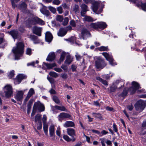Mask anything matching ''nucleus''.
I'll return each mask as SVG.
<instances>
[{"label": "nucleus", "instance_id": "obj_35", "mask_svg": "<svg viewBox=\"0 0 146 146\" xmlns=\"http://www.w3.org/2000/svg\"><path fill=\"white\" fill-rule=\"evenodd\" d=\"M35 93L34 89L33 88H31L28 92V99L34 94Z\"/></svg>", "mask_w": 146, "mask_h": 146}, {"label": "nucleus", "instance_id": "obj_23", "mask_svg": "<svg viewBox=\"0 0 146 146\" xmlns=\"http://www.w3.org/2000/svg\"><path fill=\"white\" fill-rule=\"evenodd\" d=\"M40 11L43 14L48 17L50 15V13L48 10L46 9L44 7H43L40 9Z\"/></svg>", "mask_w": 146, "mask_h": 146}, {"label": "nucleus", "instance_id": "obj_27", "mask_svg": "<svg viewBox=\"0 0 146 146\" xmlns=\"http://www.w3.org/2000/svg\"><path fill=\"white\" fill-rule=\"evenodd\" d=\"M98 24V28L100 29H104L107 27V25L104 22H97Z\"/></svg>", "mask_w": 146, "mask_h": 146}, {"label": "nucleus", "instance_id": "obj_38", "mask_svg": "<svg viewBox=\"0 0 146 146\" xmlns=\"http://www.w3.org/2000/svg\"><path fill=\"white\" fill-rule=\"evenodd\" d=\"M43 129L45 134L48 135V125L46 124H43Z\"/></svg>", "mask_w": 146, "mask_h": 146}, {"label": "nucleus", "instance_id": "obj_3", "mask_svg": "<svg viewBox=\"0 0 146 146\" xmlns=\"http://www.w3.org/2000/svg\"><path fill=\"white\" fill-rule=\"evenodd\" d=\"M146 106L145 101L140 100L137 101L135 104V107L137 111L141 112L144 109Z\"/></svg>", "mask_w": 146, "mask_h": 146}, {"label": "nucleus", "instance_id": "obj_30", "mask_svg": "<svg viewBox=\"0 0 146 146\" xmlns=\"http://www.w3.org/2000/svg\"><path fill=\"white\" fill-rule=\"evenodd\" d=\"M49 131L50 137H52L54 135L55 133L54 126L51 125L50 126L49 128Z\"/></svg>", "mask_w": 146, "mask_h": 146}, {"label": "nucleus", "instance_id": "obj_33", "mask_svg": "<svg viewBox=\"0 0 146 146\" xmlns=\"http://www.w3.org/2000/svg\"><path fill=\"white\" fill-rule=\"evenodd\" d=\"M96 79L102 82L104 85L106 86L108 85V82L107 81L105 80L102 79L100 77L98 76L96 78Z\"/></svg>", "mask_w": 146, "mask_h": 146}, {"label": "nucleus", "instance_id": "obj_24", "mask_svg": "<svg viewBox=\"0 0 146 146\" xmlns=\"http://www.w3.org/2000/svg\"><path fill=\"white\" fill-rule=\"evenodd\" d=\"M91 114L93 117L99 120H102L103 119L102 115L100 113L93 112Z\"/></svg>", "mask_w": 146, "mask_h": 146}, {"label": "nucleus", "instance_id": "obj_54", "mask_svg": "<svg viewBox=\"0 0 146 146\" xmlns=\"http://www.w3.org/2000/svg\"><path fill=\"white\" fill-rule=\"evenodd\" d=\"M117 88L115 86H111L110 87V91L111 92H115Z\"/></svg>", "mask_w": 146, "mask_h": 146}, {"label": "nucleus", "instance_id": "obj_26", "mask_svg": "<svg viewBox=\"0 0 146 146\" xmlns=\"http://www.w3.org/2000/svg\"><path fill=\"white\" fill-rule=\"evenodd\" d=\"M73 58L70 55H68L66 57V59L64 62L65 63L70 64L73 61Z\"/></svg>", "mask_w": 146, "mask_h": 146}, {"label": "nucleus", "instance_id": "obj_4", "mask_svg": "<svg viewBox=\"0 0 146 146\" xmlns=\"http://www.w3.org/2000/svg\"><path fill=\"white\" fill-rule=\"evenodd\" d=\"M4 91L5 96L7 98L10 97L13 95L12 88L11 86L10 85H7L4 87Z\"/></svg>", "mask_w": 146, "mask_h": 146}, {"label": "nucleus", "instance_id": "obj_15", "mask_svg": "<svg viewBox=\"0 0 146 146\" xmlns=\"http://www.w3.org/2000/svg\"><path fill=\"white\" fill-rule=\"evenodd\" d=\"M53 36L50 32L48 31L45 34V39L46 41L50 43L52 41L53 39Z\"/></svg>", "mask_w": 146, "mask_h": 146}, {"label": "nucleus", "instance_id": "obj_12", "mask_svg": "<svg viewBox=\"0 0 146 146\" xmlns=\"http://www.w3.org/2000/svg\"><path fill=\"white\" fill-rule=\"evenodd\" d=\"M99 4L100 3L99 2L97 1L93 3V5L92 7V9L93 11L97 14L101 13L102 11V9H101L98 11V13L97 12Z\"/></svg>", "mask_w": 146, "mask_h": 146}, {"label": "nucleus", "instance_id": "obj_42", "mask_svg": "<svg viewBox=\"0 0 146 146\" xmlns=\"http://www.w3.org/2000/svg\"><path fill=\"white\" fill-rule=\"evenodd\" d=\"M52 99L53 100L56 104H59L60 102V101L58 98L55 96H54L52 97Z\"/></svg>", "mask_w": 146, "mask_h": 146}, {"label": "nucleus", "instance_id": "obj_41", "mask_svg": "<svg viewBox=\"0 0 146 146\" xmlns=\"http://www.w3.org/2000/svg\"><path fill=\"white\" fill-rule=\"evenodd\" d=\"M141 5L142 9L144 11H146V3L143 4L141 3H140V4L139 5H137V6L138 7H139V6Z\"/></svg>", "mask_w": 146, "mask_h": 146}, {"label": "nucleus", "instance_id": "obj_25", "mask_svg": "<svg viewBox=\"0 0 146 146\" xmlns=\"http://www.w3.org/2000/svg\"><path fill=\"white\" fill-rule=\"evenodd\" d=\"M8 33L12 36L14 39L17 38L18 33L17 30H13L10 32H8Z\"/></svg>", "mask_w": 146, "mask_h": 146}, {"label": "nucleus", "instance_id": "obj_47", "mask_svg": "<svg viewBox=\"0 0 146 146\" xmlns=\"http://www.w3.org/2000/svg\"><path fill=\"white\" fill-rule=\"evenodd\" d=\"M69 19L68 17H65L64 19V21L62 22V25H67Z\"/></svg>", "mask_w": 146, "mask_h": 146}, {"label": "nucleus", "instance_id": "obj_2", "mask_svg": "<svg viewBox=\"0 0 146 146\" xmlns=\"http://www.w3.org/2000/svg\"><path fill=\"white\" fill-rule=\"evenodd\" d=\"M24 46L22 42H19L16 44V46L12 49V51L14 54L15 59L18 60L23 53Z\"/></svg>", "mask_w": 146, "mask_h": 146}, {"label": "nucleus", "instance_id": "obj_61", "mask_svg": "<svg viewBox=\"0 0 146 146\" xmlns=\"http://www.w3.org/2000/svg\"><path fill=\"white\" fill-rule=\"evenodd\" d=\"M113 128L114 131L116 132H117V127L116 125H115V123H114L113 124Z\"/></svg>", "mask_w": 146, "mask_h": 146}, {"label": "nucleus", "instance_id": "obj_50", "mask_svg": "<svg viewBox=\"0 0 146 146\" xmlns=\"http://www.w3.org/2000/svg\"><path fill=\"white\" fill-rule=\"evenodd\" d=\"M39 62L38 60H36L35 62H32L31 63H28V66H32L33 67L35 66V63L38 64Z\"/></svg>", "mask_w": 146, "mask_h": 146}, {"label": "nucleus", "instance_id": "obj_31", "mask_svg": "<svg viewBox=\"0 0 146 146\" xmlns=\"http://www.w3.org/2000/svg\"><path fill=\"white\" fill-rule=\"evenodd\" d=\"M84 18L83 19V20L84 21L90 22L94 21L93 18L90 16L84 15Z\"/></svg>", "mask_w": 146, "mask_h": 146}, {"label": "nucleus", "instance_id": "obj_46", "mask_svg": "<svg viewBox=\"0 0 146 146\" xmlns=\"http://www.w3.org/2000/svg\"><path fill=\"white\" fill-rule=\"evenodd\" d=\"M48 9L52 13H54L56 12V9L53 7L52 6H49L48 7Z\"/></svg>", "mask_w": 146, "mask_h": 146}, {"label": "nucleus", "instance_id": "obj_1", "mask_svg": "<svg viewBox=\"0 0 146 146\" xmlns=\"http://www.w3.org/2000/svg\"><path fill=\"white\" fill-rule=\"evenodd\" d=\"M28 27H31L33 25L36 24L39 25H43L45 24L44 21L41 19L35 16L33 14L28 12Z\"/></svg>", "mask_w": 146, "mask_h": 146}, {"label": "nucleus", "instance_id": "obj_13", "mask_svg": "<svg viewBox=\"0 0 146 146\" xmlns=\"http://www.w3.org/2000/svg\"><path fill=\"white\" fill-rule=\"evenodd\" d=\"M24 92L22 91H18L17 92V93L15 98L17 101H21L22 100L23 98Z\"/></svg>", "mask_w": 146, "mask_h": 146}, {"label": "nucleus", "instance_id": "obj_64", "mask_svg": "<svg viewBox=\"0 0 146 146\" xmlns=\"http://www.w3.org/2000/svg\"><path fill=\"white\" fill-rule=\"evenodd\" d=\"M61 67L65 71H67L68 68L66 65H62Z\"/></svg>", "mask_w": 146, "mask_h": 146}, {"label": "nucleus", "instance_id": "obj_58", "mask_svg": "<svg viewBox=\"0 0 146 146\" xmlns=\"http://www.w3.org/2000/svg\"><path fill=\"white\" fill-rule=\"evenodd\" d=\"M57 10L59 13L61 14L62 13V8L61 6L58 7L57 8Z\"/></svg>", "mask_w": 146, "mask_h": 146}, {"label": "nucleus", "instance_id": "obj_53", "mask_svg": "<svg viewBox=\"0 0 146 146\" xmlns=\"http://www.w3.org/2000/svg\"><path fill=\"white\" fill-rule=\"evenodd\" d=\"M47 119V117L46 115H44L43 116L42 119V122L43 124H46V121Z\"/></svg>", "mask_w": 146, "mask_h": 146}, {"label": "nucleus", "instance_id": "obj_11", "mask_svg": "<svg viewBox=\"0 0 146 146\" xmlns=\"http://www.w3.org/2000/svg\"><path fill=\"white\" fill-rule=\"evenodd\" d=\"M27 78L26 76L23 74H19L17 77V79L15 80L14 83L15 84H17L20 83L21 81L24 78Z\"/></svg>", "mask_w": 146, "mask_h": 146}, {"label": "nucleus", "instance_id": "obj_45", "mask_svg": "<svg viewBox=\"0 0 146 146\" xmlns=\"http://www.w3.org/2000/svg\"><path fill=\"white\" fill-rule=\"evenodd\" d=\"M20 0H11L12 3V6L13 8H15L16 7V5L15 3H17Z\"/></svg>", "mask_w": 146, "mask_h": 146}, {"label": "nucleus", "instance_id": "obj_48", "mask_svg": "<svg viewBox=\"0 0 146 146\" xmlns=\"http://www.w3.org/2000/svg\"><path fill=\"white\" fill-rule=\"evenodd\" d=\"M63 138L67 141H72L71 139L67 135H64L63 137Z\"/></svg>", "mask_w": 146, "mask_h": 146}, {"label": "nucleus", "instance_id": "obj_32", "mask_svg": "<svg viewBox=\"0 0 146 146\" xmlns=\"http://www.w3.org/2000/svg\"><path fill=\"white\" fill-rule=\"evenodd\" d=\"M66 55V52L63 51L60 56V58L59 60L58 61V63L60 64L62 62L64 59Z\"/></svg>", "mask_w": 146, "mask_h": 146}, {"label": "nucleus", "instance_id": "obj_62", "mask_svg": "<svg viewBox=\"0 0 146 146\" xmlns=\"http://www.w3.org/2000/svg\"><path fill=\"white\" fill-rule=\"evenodd\" d=\"M92 131L93 132L97 133L99 135L102 136V135H101V133L99 131H98L93 129L92 130Z\"/></svg>", "mask_w": 146, "mask_h": 146}, {"label": "nucleus", "instance_id": "obj_16", "mask_svg": "<svg viewBox=\"0 0 146 146\" xmlns=\"http://www.w3.org/2000/svg\"><path fill=\"white\" fill-rule=\"evenodd\" d=\"M81 34L83 39H84L85 37L89 36L90 34L87 29L85 28H83L82 30Z\"/></svg>", "mask_w": 146, "mask_h": 146}, {"label": "nucleus", "instance_id": "obj_17", "mask_svg": "<svg viewBox=\"0 0 146 146\" xmlns=\"http://www.w3.org/2000/svg\"><path fill=\"white\" fill-rule=\"evenodd\" d=\"M31 40H33L35 44L39 43L40 40L38 38V37L34 35H30L29 37Z\"/></svg>", "mask_w": 146, "mask_h": 146}, {"label": "nucleus", "instance_id": "obj_37", "mask_svg": "<svg viewBox=\"0 0 146 146\" xmlns=\"http://www.w3.org/2000/svg\"><path fill=\"white\" fill-rule=\"evenodd\" d=\"M54 107L56 109L61 111H64L66 110V108L63 106H55Z\"/></svg>", "mask_w": 146, "mask_h": 146}, {"label": "nucleus", "instance_id": "obj_40", "mask_svg": "<svg viewBox=\"0 0 146 146\" xmlns=\"http://www.w3.org/2000/svg\"><path fill=\"white\" fill-rule=\"evenodd\" d=\"M90 26L94 29H98V22L91 23L90 25Z\"/></svg>", "mask_w": 146, "mask_h": 146}, {"label": "nucleus", "instance_id": "obj_49", "mask_svg": "<svg viewBox=\"0 0 146 146\" xmlns=\"http://www.w3.org/2000/svg\"><path fill=\"white\" fill-rule=\"evenodd\" d=\"M14 70H12L10 71L9 74L8 76L10 78H13L14 75Z\"/></svg>", "mask_w": 146, "mask_h": 146}, {"label": "nucleus", "instance_id": "obj_43", "mask_svg": "<svg viewBox=\"0 0 146 146\" xmlns=\"http://www.w3.org/2000/svg\"><path fill=\"white\" fill-rule=\"evenodd\" d=\"M49 74L50 76L56 78L58 76L57 74L54 72H50L49 73Z\"/></svg>", "mask_w": 146, "mask_h": 146}, {"label": "nucleus", "instance_id": "obj_18", "mask_svg": "<svg viewBox=\"0 0 146 146\" xmlns=\"http://www.w3.org/2000/svg\"><path fill=\"white\" fill-rule=\"evenodd\" d=\"M59 118L62 119L69 118V119H71V116L70 115L66 113L62 112L60 113L58 115Z\"/></svg>", "mask_w": 146, "mask_h": 146}, {"label": "nucleus", "instance_id": "obj_9", "mask_svg": "<svg viewBox=\"0 0 146 146\" xmlns=\"http://www.w3.org/2000/svg\"><path fill=\"white\" fill-rule=\"evenodd\" d=\"M27 0H23L20 3L19 6V8L24 13H26L27 8Z\"/></svg>", "mask_w": 146, "mask_h": 146}, {"label": "nucleus", "instance_id": "obj_39", "mask_svg": "<svg viewBox=\"0 0 146 146\" xmlns=\"http://www.w3.org/2000/svg\"><path fill=\"white\" fill-rule=\"evenodd\" d=\"M127 94V89L125 88L123 90L122 92L119 95L122 97H124L126 96Z\"/></svg>", "mask_w": 146, "mask_h": 146}, {"label": "nucleus", "instance_id": "obj_55", "mask_svg": "<svg viewBox=\"0 0 146 146\" xmlns=\"http://www.w3.org/2000/svg\"><path fill=\"white\" fill-rule=\"evenodd\" d=\"M52 3L53 4L58 5L60 3V1L59 0H54Z\"/></svg>", "mask_w": 146, "mask_h": 146}, {"label": "nucleus", "instance_id": "obj_7", "mask_svg": "<svg viewBox=\"0 0 146 146\" xmlns=\"http://www.w3.org/2000/svg\"><path fill=\"white\" fill-rule=\"evenodd\" d=\"M102 54L104 56L106 60L109 61L110 64L112 66L116 65V63L113 62V59L112 56L110 55L108 53L106 52H103Z\"/></svg>", "mask_w": 146, "mask_h": 146}, {"label": "nucleus", "instance_id": "obj_60", "mask_svg": "<svg viewBox=\"0 0 146 146\" xmlns=\"http://www.w3.org/2000/svg\"><path fill=\"white\" fill-rule=\"evenodd\" d=\"M52 88H52L49 90V92L51 94H56V92Z\"/></svg>", "mask_w": 146, "mask_h": 146}, {"label": "nucleus", "instance_id": "obj_6", "mask_svg": "<svg viewBox=\"0 0 146 146\" xmlns=\"http://www.w3.org/2000/svg\"><path fill=\"white\" fill-rule=\"evenodd\" d=\"M33 108L34 109L38 110L39 112L43 111L45 110L44 105L41 103L39 101L35 102Z\"/></svg>", "mask_w": 146, "mask_h": 146}, {"label": "nucleus", "instance_id": "obj_56", "mask_svg": "<svg viewBox=\"0 0 146 146\" xmlns=\"http://www.w3.org/2000/svg\"><path fill=\"white\" fill-rule=\"evenodd\" d=\"M70 24L73 27H75L76 26V24L75 22L73 20H72L70 22Z\"/></svg>", "mask_w": 146, "mask_h": 146}, {"label": "nucleus", "instance_id": "obj_36", "mask_svg": "<svg viewBox=\"0 0 146 146\" xmlns=\"http://www.w3.org/2000/svg\"><path fill=\"white\" fill-rule=\"evenodd\" d=\"M47 79L52 84V88H55V86L54 84V83L55 82V80L54 79L50 77H47Z\"/></svg>", "mask_w": 146, "mask_h": 146}, {"label": "nucleus", "instance_id": "obj_10", "mask_svg": "<svg viewBox=\"0 0 146 146\" xmlns=\"http://www.w3.org/2000/svg\"><path fill=\"white\" fill-rule=\"evenodd\" d=\"M42 29L41 27L35 26L32 28V32L33 33L38 36H41Z\"/></svg>", "mask_w": 146, "mask_h": 146}, {"label": "nucleus", "instance_id": "obj_51", "mask_svg": "<svg viewBox=\"0 0 146 146\" xmlns=\"http://www.w3.org/2000/svg\"><path fill=\"white\" fill-rule=\"evenodd\" d=\"M56 19L57 21L59 22H62L63 19V17L60 15H58Z\"/></svg>", "mask_w": 146, "mask_h": 146}, {"label": "nucleus", "instance_id": "obj_59", "mask_svg": "<svg viewBox=\"0 0 146 146\" xmlns=\"http://www.w3.org/2000/svg\"><path fill=\"white\" fill-rule=\"evenodd\" d=\"M62 5L64 9H68L70 8L69 6L68 5H67L65 3L62 4Z\"/></svg>", "mask_w": 146, "mask_h": 146}, {"label": "nucleus", "instance_id": "obj_44", "mask_svg": "<svg viewBox=\"0 0 146 146\" xmlns=\"http://www.w3.org/2000/svg\"><path fill=\"white\" fill-rule=\"evenodd\" d=\"M99 50L100 51H108V49L107 47L102 46L98 48Z\"/></svg>", "mask_w": 146, "mask_h": 146}, {"label": "nucleus", "instance_id": "obj_34", "mask_svg": "<svg viewBox=\"0 0 146 146\" xmlns=\"http://www.w3.org/2000/svg\"><path fill=\"white\" fill-rule=\"evenodd\" d=\"M41 115L40 114L36 115L35 118V122H38V123L41 122Z\"/></svg>", "mask_w": 146, "mask_h": 146}, {"label": "nucleus", "instance_id": "obj_63", "mask_svg": "<svg viewBox=\"0 0 146 146\" xmlns=\"http://www.w3.org/2000/svg\"><path fill=\"white\" fill-rule=\"evenodd\" d=\"M54 70L58 72H60L62 71V70L61 68H54Z\"/></svg>", "mask_w": 146, "mask_h": 146}, {"label": "nucleus", "instance_id": "obj_8", "mask_svg": "<svg viewBox=\"0 0 146 146\" xmlns=\"http://www.w3.org/2000/svg\"><path fill=\"white\" fill-rule=\"evenodd\" d=\"M132 87L130 88L129 90L131 94H133L135 93L136 90L140 88L139 84L135 81H133L132 83Z\"/></svg>", "mask_w": 146, "mask_h": 146}, {"label": "nucleus", "instance_id": "obj_52", "mask_svg": "<svg viewBox=\"0 0 146 146\" xmlns=\"http://www.w3.org/2000/svg\"><path fill=\"white\" fill-rule=\"evenodd\" d=\"M75 56L76 60H80L82 58V56L78 53H76V54L75 55Z\"/></svg>", "mask_w": 146, "mask_h": 146}, {"label": "nucleus", "instance_id": "obj_29", "mask_svg": "<svg viewBox=\"0 0 146 146\" xmlns=\"http://www.w3.org/2000/svg\"><path fill=\"white\" fill-rule=\"evenodd\" d=\"M79 8V7L78 5H75L72 7V10L75 13L77 14L80 12Z\"/></svg>", "mask_w": 146, "mask_h": 146}, {"label": "nucleus", "instance_id": "obj_21", "mask_svg": "<svg viewBox=\"0 0 146 146\" xmlns=\"http://www.w3.org/2000/svg\"><path fill=\"white\" fill-rule=\"evenodd\" d=\"M66 131L68 135L71 137H73L75 135V131L74 129L68 128L66 129Z\"/></svg>", "mask_w": 146, "mask_h": 146}, {"label": "nucleus", "instance_id": "obj_19", "mask_svg": "<svg viewBox=\"0 0 146 146\" xmlns=\"http://www.w3.org/2000/svg\"><path fill=\"white\" fill-rule=\"evenodd\" d=\"M63 126L65 127H74L75 124L73 121H67L64 124Z\"/></svg>", "mask_w": 146, "mask_h": 146}, {"label": "nucleus", "instance_id": "obj_20", "mask_svg": "<svg viewBox=\"0 0 146 146\" xmlns=\"http://www.w3.org/2000/svg\"><path fill=\"white\" fill-rule=\"evenodd\" d=\"M55 55L54 52L50 53L46 59L47 61H52L55 58Z\"/></svg>", "mask_w": 146, "mask_h": 146}, {"label": "nucleus", "instance_id": "obj_28", "mask_svg": "<svg viewBox=\"0 0 146 146\" xmlns=\"http://www.w3.org/2000/svg\"><path fill=\"white\" fill-rule=\"evenodd\" d=\"M43 64L48 69H52L53 67L56 66V64L55 63L48 64L43 62Z\"/></svg>", "mask_w": 146, "mask_h": 146}, {"label": "nucleus", "instance_id": "obj_57", "mask_svg": "<svg viewBox=\"0 0 146 146\" xmlns=\"http://www.w3.org/2000/svg\"><path fill=\"white\" fill-rule=\"evenodd\" d=\"M61 76L64 79H66L68 77L67 74L65 73L61 74Z\"/></svg>", "mask_w": 146, "mask_h": 146}, {"label": "nucleus", "instance_id": "obj_22", "mask_svg": "<svg viewBox=\"0 0 146 146\" xmlns=\"http://www.w3.org/2000/svg\"><path fill=\"white\" fill-rule=\"evenodd\" d=\"M66 30L64 28H60L57 33L58 36H64L67 33Z\"/></svg>", "mask_w": 146, "mask_h": 146}, {"label": "nucleus", "instance_id": "obj_5", "mask_svg": "<svg viewBox=\"0 0 146 146\" xmlns=\"http://www.w3.org/2000/svg\"><path fill=\"white\" fill-rule=\"evenodd\" d=\"M95 65L97 69H102L106 66V64L104 60L101 58L95 61Z\"/></svg>", "mask_w": 146, "mask_h": 146}, {"label": "nucleus", "instance_id": "obj_14", "mask_svg": "<svg viewBox=\"0 0 146 146\" xmlns=\"http://www.w3.org/2000/svg\"><path fill=\"white\" fill-rule=\"evenodd\" d=\"M81 9V15L82 16L84 17L86 12L89 11L88 7L84 4H82L80 5Z\"/></svg>", "mask_w": 146, "mask_h": 146}]
</instances>
